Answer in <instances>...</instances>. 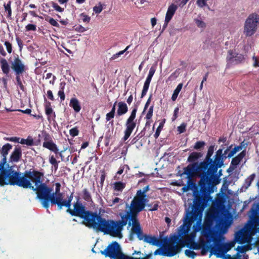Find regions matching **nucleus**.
<instances>
[{"instance_id": "53", "label": "nucleus", "mask_w": 259, "mask_h": 259, "mask_svg": "<svg viewBox=\"0 0 259 259\" xmlns=\"http://www.w3.org/2000/svg\"><path fill=\"white\" fill-rule=\"evenodd\" d=\"M154 106L152 105L149 108L148 111L146 115L145 118L147 120H150L153 116Z\"/></svg>"}, {"instance_id": "27", "label": "nucleus", "mask_w": 259, "mask_h": 259, "mask_svg": "<svg viewBox=\"0 0 259 259\" xmlns=\"http://www.w3.org/2000/svg\"><path fill=\"white\" fill-rule=\"evenodd\" d=\"M152 77L148 75L146 79L144 82L143 88L141 93V98H143L147 94L149 88L150 83L151 81Z\"/></svg>"}, {"instance_id": "18", "label": "nucleus", "mask_w": 259, "mask_h": 259, "mask_svg": "<svg viewBox=\"0 0 259 259\" xmlns=\"http://www.w3.org/2000/svg\"><path fill=\"white\" fill-rule=\"evenodd\" d=\"M6 177H9L10 178L11 183H14V179H15V177L13 175H11L10 170H3L2 172L0 173V185H8L6 181Z\"/></svg>"}, {"instance_id": "8", "label": "nucleus", "mask_w": 259, "mask_h": 259, "mask_svg": "<svg viewBox=\"0 0 259 259\" xmlns=\"http://www.w3.org/2000/svg\"><path fill=\"white\" fill-rule=\"evenodd\" d=\"M194 197L192 210L187 211L184 218V225L186 226L188 228H189L192 225V223L195 221L197 220L196 223L193 225V229L194 231L198 232L201 228V222L202 217V212L204 209L201 210L200 208L195 206V196H194Z\"/></svg>"}, {"instance_id": "46", "label": "nucleus", "mask_w": 259, "mask_h": 259, "mask_svg": "<svg viewBox=\"0 0 259 259\" xmlns=\"http://www.w3.org/2000/svg\"><path fill=\"white\" fill-rule=\"evenodd\" d=\"M159 240V246L162 245L163 247H166L169 244V240H168L167 237H165L163 239Z\"/></svg>"}, {"instance_id": "45", "label": "nucleus", "mask_w": 259, "mask_h": 259, "mask_svg": "<svg viewBox=\"0 0 259 259\" xmlns=\"http://www.w3.org/2000/svg\"><path fill=\"white\" fill-rule=\"evenodd\" d=\"M205 145V143L204 141H197L194 146V149L197 150H201L204 148Z\"/></svg>"}, {"instance_id": "4", "label": "nucleus", "mask_w": 259, "mask_h": 259, "mask_svg": "<svg viewBox=\"0 0 259 259\" xmlns=\"http://www.w3.org/2000/svg\"><path fill=\"white\" fill-rule=\"evenodd\" d=\"M125 224V222L123 220L114 221L111 219H106L101 215L95 230L103 232L104 234L118 236L120 235L123 227Z\"/></svg>"}, {"instance_id": "24", "label": "nucleus", "mask_w": 259, "mask_h": 259, "mask_svg": "<svg viewBox=\"0 0 259 259\" xmlns=\"http://www.w3.org/2000/svg\"><path fill=\"white\" fill-rule=\"evenodd\" d=\"M69 106L72 108L76 113H78L81 109L80 104L76 98H72L70 99Z\"/></svg>"}, {"instance_id": "6", "label": "nucleus", "mask_w": 259, "mask_h": 259, "mask_svg": "<svg viewBox=\"0 0 259 259\" xmlns=\"http://www.w3.org/2000/svg\"><path fill=\"white\" fill-rule=\"evenodd\" d=\"M105 257L110 259H149L152 255L151 253L147 254L144 257H134L124 254L119 244L116 241H113L104 250L100 251Z\"/></svg>"}, {"instance_id": "26", "label": "nucleus", "mask_w": 259, "mask_h": 259, "mask_svg": "<svg viewBox=\"0 0 259 259\" xmlns=\"http://www.w3.org/2000/svg\"><path fill=\"white\" fill-rule=\"evenodd\" d=\"M0 65L3 73L6 75H8L10 69L7 60L5 58H2L0 60Z\"/></svg>"}, {"instance_id": "49", "label": "nucleus", "mask_w": 259, "mask_h": 259, "mask_svg": "<svg viewBox=\"0 0 259 259\" xmlns=\"http://www.w3.org/2000/svg\"><path fill=\"white\" fill-rule=\"evenodd\" d=\"M194 21L197 27L199 28H204L206 27L205 23L201 19L198 18L195 19Z\"/></svg>"}, {"instance_id": "5", "label": "nucleus", "mask_w": 259, "mask_h": 259, "mask_svg": "<svg viewBox=\"0 0 259 259\" xmlns=\"http://www.w3.org/2000/svg\"><path fill=\"white\" fill-rule=\"evenodd\" d=\"M39 173L41 174V176H40V180L39 181V182L37 183H35L34 181H33L32 180H30V183H31V186L32 187L29 188V189L33 190L34 191H36V193L37 194V197L39 199L42 200L41 204L44 207H45L46 209H48L49 206H46L45 205V202H47V199L45 198H42L41 197L42 195L41 194H43V191L42 189L45 187H46L47 188L51 189V191L48 195V197H51L52 195H53L55 197H59L61 196V197L62 196V193L60 192V189H61V184L59 183H56L55 184V185L56 186L55 188V192H52L53 189L51 187H49L47 186V184L45 183H42V178L44 177V173L40 171H39Z\"/></svg>"}, {"instance_id": "62", "label": "nucleus", "mask_w": 259, "mask_h": 259, "mask_svg": "<svg viewBox=\"0 0 259 259\" xmlns=\"http://www.w3.org/2000/svg\"><path fill=\"white\" fill-rule=\"evenodd\" d=\"M52 6L53 8L59 12H62L64 11V9L60 7L57 3L52 2Z\"/></svg>"}, {"instance_id": "60", "label": "nucleus", "mask_w": 259, "mask_h": 259, "mask_svg": "<svg viewBox=\"0 0 259 259\" xmlns=\"http://www.w3.org/2000/svg\"><path fill=\"white\" fill-rule=\"evenodd\" d=\"M4 45L5 46L7 51L8 53L11 54L12 52V44L8 41H6L4 42Z\"/></svg>"}, {"instance_id": "56", "label": "nucleus", "mask_w": 259, "mask_h": 259, "mask_svg": "<svg viewBox=\"0 0 259 259\" xmlns=\"http://www.w3.org/2000/svg\"><path fill=\"white\" fill-rule=\"evenodd\" d=\"M246 150H244L238 154L235 157L238 159L239 162L243 159V158L246 156Z\"/></svg>"}, {"instance_id": "41", "label": "nucleus", "mask_w": 259, "mask_h": 259, "mask_svg": "<svg viewBox=\"0 0 259 259\" xmlns=\"http://www.w3.org/2000/svg\"><path fill=\"white\" fill-rule=\"evenodd\" d=\"M147 206L148 207H150L148 209L149 211H155L158 209L159 207V202L158 201H154L152 204H148Z\"/></svg>"}, {"instance_id": "16", "label": "nucleus", "mask_w": 259, "mask_h": 259, "mask_svg": "<svg viewBox=\"0 0 259 259\" xmlns=\"http://www.w3.org/2000/svg\"><path fill=\"white\" fill-rule=\"evenodd\" d=\"M181 248L178 245L169 244L166 247H163V250L164 251V256H173L178 253Z\"/></svg>"}, {"instance_id": "44", "label": "nucleus", "mask_w": 259, "mask_h": 259, "mask_svg": "<svg viewBox=\"0 0 259 259\" xmlns=\"http://www.w3.org/2000/svg\"><path fill=\"white\" fill-rule=\"evenodd\" d=\"M180 239L178 235H174L169 238V243L171 244L178 245V243L180 241Z\"/></svg>"}, {"instance_id": "7", "label": "nucleus", "mask_w": 259, "mask_h": 259, "mask_svg": "<svg viewBox=\"0 0 259 259\" xmlns=\"http://www.w3.org/2000/svg\"><path fill=\"white\" fill-rule=\"evenodd\" d=\"M214 148L213 145L210 146L203 161L199 163L189 164L187 166L184 168L183 172H181V171L178 172L179 175L181 177H183L184 175H191L193 172L202 168L205 169L207 166L212 163L213 159L211 158V156L214 152Z\"/></svg>"}, {"instance_id": "51", "label": "nucleus", "mask_w": 259, "mask_h": 259, "mask_svg": "<svg viewBox=\"0 0 259 259\" xmlns=\"http://www.w3.org/2000/svg\"><path fill=\"white\" fill-rule=\"evenodd\" d=\"M49 162L51 164H52L55 167L56 169L58 168V162H57L54 155H52L50 157Z\"/></svg>"}, {"instance_id": "34", "label": "nucleus", "mask_w": 259, "mask_h": 259, "mask_svg": "<svg viewBox=\"0 0 259 259\" xmlns=\"http://www.w3.org/2000/svg\"><path fill=\"white\" fill-rule=\"evenodd\" d=\"M237 53L234 52L233 50H229L228 52V55L227 57V61L229 63H233L234 62V59L235 58V56Z\"/></svg>"}, {"instance_id": "29", "label": "nucleus", "mask_w": 259, "mask_h": 259, "mask_svg": "<svg viewBox=\"0 0 259 259\" xmlns=\"http://www.w3.org/2000/svg\"><path fill=\"white\" fill-rule=\"evenodd\" d=\"M255 177V174H252L251 175H250L245 180L243 187L245 188V189H247L251 185Z\"/></svg>"}, {"instance_id": "22", "label": "nucleus", "mask_w": 259, "mask_h": 259, "mask_svg": "<svg viewBox=\"0 0 259 259\" xmlns=\"http://www.w3.org/2000/svg\"><path fill=\"white\" fill-rule=\"evenodd\" d=\"M178 6L174 4H171L168 8L167 11L166 13L165 19L167 21H170L175 14L177 10L178 9Z\"/></svg>"}, {"instance_id": "12", "label": "nucleus", "mask_w": 259, "mask_h": 259, "mask_svg": "<svg viewBox=\"0 0 259 259\" xmlns=\"http://www.w3.org/2000/svg\"><path fill=\"white\" fill-rule=\"evenodd\" d=\"M137 110L138 105H136L133 108L130 116L125 122V129L124 131V136L122 138L124 141L128 139L136 126V122L135 119Z\"/></svg>"}, {"instance_id": "1", "label": "nucleus", "mask_w": 259, "mask_h": 259, "mask_svg": "<svg viewBox=\"0 0 259 259\" xmlns=\"http://www.w3.org/2000/svg\"><path fill=\"white\" fill-rule=\"evenodd\" d=\"M223 165L224 163L218 165L211 163L205 169L202 168L191 175H188L189 183L195 177L200 179L198 182L199 191H195L193 193L194 196H195V206L197 208L203 210L212 201V197L210 194L213 193L214 186L220 183V177L223 175L222 169L218 171V169Z\"/></svg>"}, {"instance_id": "10", "label": "nucleus", "mask_w": 259, "mask_h": 259, "mask_svg": "<svg viewBox=\"0 0 259 259\" xmlns=\"http://www.w3.org/2000/svg\"><path fill=\"white\" fill-rule=\"evenodd\" d=\"M148 201L147 198H144L136 194L131 201L130 210L124 215L127 217H138L139 213L144 209Z\"/></svg>"}, {"instance_id": "35", "label": "nucleus", "mask_w": 259, "mask_h": 259, "mask_svg": "<svg viewBox=\"0 0 259 259\" xmlns=\"http://www.w3.org/2000/svg\"><path fill=\"white\" fill-rule=\"evenodd\" d=\"M20 143L21 144H25L27 146H33L34 145L33 139L32 138V137H31L30 136H28L26 139H23V138L21 139Z\"/></svg>"}, {"instance_id": "61", "label": "nucleus", "mask_w": 259, "mask_h": 259, "mask_svg": "<svg viewBox=\"0 0 259 259\" xmlns=\"http://www.w3.org/2000/svg\"><path fill=\"white\" fill-rule=\"evenodd\" d=\"M25 29L26 31H36V26L34 24H28L25 27Z\"/></svg>"}, {"instance_id": "19", "label": "nucleus", "mask_w": 259, "mask_h": 259, "mask_svg": "<svg viewBox=\"0 0 259 259\" xmlns=\"http://www.w3.org/2000/svg\"><path fill=\"white\" fill-rule=\"evenodd\" d=\"M223 150V149H219L217 150L214 155L212 163H216L217 165L224 163L225 159L228 158L227 155L224 156Z\"/></svg>"}, {"instance_id": "30", "label": "nucleus", "mask_w": 259, "mask_h": 259, "mask_svg": "<svg viewBox=\"0 0 259 259\" xmlns=\"http://www.w3.org/2000/svg\"><path fill=\"white\" fill-rule=\"evenodd\" d=\"M183 84L182 83H179L176 89L174 90V93L171 96V100L172 101H175L178 98V95L181 91Z\"/></svg>"}, {"instance_id": "37", "label": "nucleus", "mask_w": 259, "mask_h": 259, "mask_svg": "<svg viewBox=\"0 0 259 259\" xmlns=\"http://www.w3.org/2000/svg\"><path fill=\"white\" fill-rule=\"evenodd\" d=\"M252 216L251 217V219L253 224H254L256 226H259V219L255 217V215L257 213V210L256 209L252 208L250 210Z\"/></svg>"}, {"instance_id": "11", "label": "nucleus", "mask_w": 259, "mask_h": 259, "mask_svg": "<svg viewBox=\"0 0 259 259\" xmlns=\"http://www.w3.org/2000/svg\"><path fill=\"white\" fill-rule=\"evenodd\" d=\"M11 68L16 75V79L18 85L22 91H24L25 88L22 82L20 75L25 72V66L18 55L14 57V61L11 63Z\"/></svg>"}, {"instance_id": "20", "label": "nucleus", "mask_w": 259, "mask_h": 259, "mask_svg": "<svg viewBox=\"0 0 259 259\" xmlns=\"http://www.w3.org/2000/svg\"><path fill=\"white\" fill-rule=\"evenodd\" d=\"M22 157V150L20 146L16 147L12 153L10 160L12 162H18Z\"/></svg>"}, {"instance_id": "38", "label": "nucleus", "mask_w": 259, "mask_h": 259, "mask_svg": "<svg viewBox=\"0 0 259 259\" xmlns=\"http://www.w3.org/2000/svg\"><path fill=\"white\" fill-rule=\"evenodd\" d=\"M164 123H165V119H163L162 121H161L160 122L159 126L157 128L156 131L154 135V137L156 139H157L158 138V137L159 136L160 132L163 127Z\"/></svg>"}, {"instance_id": "58", "label": "nucleus", "mask_w": 259, "mask_h": 259, "mask_svg": "<svg viewBox=\"0 0 259 259\" xmlns=\"http://www.w3.org/2000/svg\"><path fill=\"white\" fill-rule=\"evenodd\" d=\"M185 254L188 256L194 258L196 256V253L193 250L190 249H186L185 251Z\"/></svg>"}, {"instance_id": "64", "label": "nucleus", "mask_w": 259, "mask_h": 259, "mask_svg": "<svg viewBox=\"0 0 259 259\" xmlns=\"http://www.w3.org/2000/svg\"><path fill=\"white\" fill-rule=\"evenodd\" d=\"M236 250L239 253H244L246 251V246H238L236 248Z\"/></svg>"}, {"instance_id": "59", "label": "nucleus", "mask_w": 259, "mask_h": 259, "mask_svg": "<svg viewBox=\"0 0 259 259\" xmlns=\"http://www.w3.org/2000/svg\"><path fill=\"white\" fill-rule=\"evenodd\" d=\"M102 10H103V7H102L101 3H99V5L98 6H96L93 8V11L96 14L100 13Z\"/></svg>"}, {"instance_id": "15", "label": "nucleus", "mask_w": 259, "mask_h": 259, "mask_svg": "<svg viewBox=\"0 0 259 259\" xmlns=\"http://www.w3.org/2000/svg\"><path fill=\"white\" fill-rule=\"evenodd\" d=\"M120 216L121 218V220H123L126 223L124 226H126L127 224H128V227L132 226L131 229V232L132 233L136 234L139 232H140V231L142 230L138 217L130 216L129 217H127L126 215Z\"/></svg>"}, {"instance_id": "28", "label": "nucleus", "mask_w": 259, "mask_h": 259, "mask_svg": "<svg viewBox=\"0 0 259 259\" xmlns=\"http://www.w3.org/2000/svg\"><path fill=\"white\" fill-rule=\"evenodd\" d=\"M82 198L88 202H93L91 194L88 189L84 188L82 190Z\"/></svg>"}, {"instance_id": "42", "label": "nucleus", "mask_w": 259, "mask_h": 259, "mask_svg": "<svg viewBox=\"0 0 259 259\" xmlns=\"http://www.w3.org/2000/svg\"><path fill=\"white\" fill-rule=\"evenodd\" d=\"M241 150V146H235L228 153L227 156L228 158H231L234 156L238 151Z\"/></svg>"}, {"instance_id": "31", "label": "nucleus", "mask_w": 259, "mask_h": 259, "mask_svg": "<svg viewBox=\"0 0 259 259\" xmlns=\"http://www.w3.org/2000/svg\"><path fill=\"white\" fill-rule=\"evenodd\" d=\"M45 113L48 116V120L50 121L51 119L54 120L56 117L55 112L53 111L52 108H48L45 109Z\"/></svg>"}, {"instance_id": "43", "label": "nucleus", "mask_w": 259, "mask_h": 259, "mask_svg": "<svg viewBox=\"0 0 259 259\" xmlns=\"http://www.w3.org/2000/svg\"><path fill=\"white\" fill-rule=\"evenodd\" d=\"M201 241L200 242H196L194 241H192L190 243L189 248L190 249H195V250L200 249L201 248V247H202V246H201Z\"/></svg>"}, {"instance_id": "52", "label": "nucleus", "mask_w": 259, "mask_h": 259, "mask_svg": "<svg viewBox=\"0 0 259 259\" xmlns=\"http://www.w3.org/2000/svg\"><path fill=\"white\" fill-rule=\"evenodd\" d=\"M11 4V2L9 1L7 4L4 5L5 11L8 12V17H10L12 15Z\"/></svg>"}, {"instance_id": "21", "label": "nucleus", "mask_w": 259, "mask_h": 259, "mask_svg": "<svg viewBox=\"0 0 259 259\" xmlns=\"http://www.w3.org/2000/svg\"><path fill=\"white\" fill-rule=\"evenodd\" d=\"M202 156L203 154L202 152H193L189 155L187 158V162L191 163L190 164L198 163L197 161Z\"/></svg>"}, {"instance_id": "33", "label": "nucleus", "mask_w": 259, "mask_h": 259, "mask_svg": "<svg viewBox=\"0 0 259 259\" xmlns=\"http://www.w3.org/2000/svg\"><path fill=\"white\" fill-rule=\"evenodd\" d=\"M201 253L202 255L205 254L209 250H210L211 248L212 247L211 245H209L207 244L204 241H201Z\"/></svg>"}, {"instance_id": "55", "label": "nucleus", "mask_w": 259, "mask_h": 259, "mask_svg": "<svg viewBox=\"0 0 259 259\" xmlns=\"http://www.w3.org/2000/svg\"><path fill=\"white\" fill-rule=\"evenodd\" d=\"M69 134L72 137L77 136L79 134V131L77 127L72 128L69 131Z\"/></svg>"}, {"instance_id": "14", "label": "nucleus", "mask_w": 259, "mask_h": 259, "mask_svg": "<svg viewBox=\"0 0 259 259\" xmlns=\"http://www.w3.org/2000/svg\"><path fill=\"white\" fill-rule=\"evenodd\" d=\"M38 138H41L44 140L42 144L44 148L49 150L56 154L59 153L61 155V153L59 152L57 145L54 142L52 136L48 133L46 131L41 132V134L38 135Z\"/></svg>"}, {"instance_id": "54", "label": "nucleus", "mask_w": 259, "mask_h": 259, "mask_svg": "<svg viewBox=\"0 0 259 259\" xmlns=\"http://www.w3.org/2000/svg\"><path fill=\"white\" fill-rule=\"evenodd\" d=\"M244 60V56L242 54H239L237 53L236 55L235 56L234 62H235L236 63H239L242 62Z\"/></svg>"}, {"instance_id": "36", "label": "nucleus", "mask_w": 259, "mask_h": 259, "mask_svg": "<svg viewBox=\"0 0 259 259\" xmlns=\"http://www.w3.org/2000/svg\"><path fill=\"white\" fill-rule=\"evenodd\" d=\"M125 187V184L121 182H116L114 183V190L122 191Z\"/></svg>"}, {"instance_id": "23", "label": "nucleus", "mask_w": 259, "mask_h": 259, "mask_svg": "<svg viewBox=\"0 0 259 259\" xmlns=\"http://www.w3.org/2000/svg\"><path fill=\"white\" fill-rule=\"evenodd\" d=\"M118 108L117 110V115L122 116L128 111V107L127 104L124 102H119L117 104Z\"/></svg>"}, {"instance_id": "57", "label": "nucleus", "mask_w": 259, "mask_h": 259, "mask_svg": "<svg viewBox=\"0 0 259 259\" xmlns=\"http://www.w3.org/2000/svg\"><path fill=\"white\" fill-rule=\"evenodd\" d=\"M187 123L183 122L178 127V131L180 134L184 133L186 132Z\"/></svg>"}, {"instance_id": "39", "label": "nucleus", "mask_w": 259, "mask_h": 259, "mask_svg": "<svg viewBox=\"0 0 259 259\" xmlns=\"http://www.w3.org/2000/svg\"><path fill=\"white\" fill-rule=\"evenodd\" d=\"M149 190V185H147L143 188V190H139L137 191L136 194L144 197L146 198V192Z\"/></svg>"}, {"instance_id": "17", "label": "nucleus", "mask_w": 259, "mask_h": 259, "mask_svg": "<svg viewBox=\"0 0 259 259\" xmlns=\"http://www.w3.org/2000/svg\"><path fill=\"white\" fill-rule=\"evenodd\" d=\"M224 249L223 243H218L211 248L210 252L211 254H214L217 257H220L226 254L224 253Z\"/></svg>"}, {"instance_id": "48", "label": "nucleus", "mask_w": 259, "mask_h": 259, "mask_svg": "<svg viewBox=\"0 0 259 259\" xmlns=\"http://www.w3.org/2000/svg\"><path fill=\"white\" fill-rule=\"evenodd\" d=\"M46 20L49 22L50 24H51L53 26H55L57 27H59V24L53 18H51L49 16H48L47 18H46Z\"/></svg>"}, {"instance_id": "9", "label": "nucleus", "mask_w": 259, "mask_h": 259, "mask_svg": "<svg viewBox=\"0 0 259 259\" xmlns=\"http://www.w3.org/2000/svg\"><path fill=\"white\" fill-rule=\"evenodd\" d=\"M101 215L97 211H93L87 209L84 205L75 217L82 219V224L89 228L95 230Z\"/></svg>"}, {"instance_id": "32", "label": "nucleus", "mask_w": 259, "mask_h": 259, "mask_svg": "<svg viewBox=\"0 0 259 259\" xmlns=\"http://www.w3.org/2000/svg\"><path fill=\"white\" fill-rule=\"evenodd\" d=\"M12 148V146L9 144L7 143L4 145L0 150L1 154L2 155L7 156L9 151Z\"/></svg>"}, {"instance_id": "13", "label": "nucleus", "mask_w": 259, "mask_h": 259, "mask_svg": "<svg viewBox=\"0 0 259 259\" xmlns=\"http://www.w3.org/2000/svg\"><path fill=\"white\" fill-rule=\"evenodd\" d=\"M258 20L257 15L250 14L246 19L244 27V33L246 36H250L256 31Z\"/></svg>"}, {"instance_id": "47", "label": "nucleus", "mask_w": 259, "mask_h": 259, "mask_svg": "<svg viewBox=\"0 0 259 259\" xmlns=\"http://www.w3.org/2000/svg\"><path fill=\"white\" fill-rule=\"evenodd\" d=\"M224 247V253H226L229 251L234 246V244L233 242L223 243Z\"/></svg>"}, {"instance_id": "63", "label": "nucleus", "mask_w": 259, "mask_h": 259, "mask_svg": "<svg viewBox=\"0 0 259 259\" xmlns=\"http://www.w3.org/2000/svg\"><path fill=\"white\" fill-rule=\"evenodd\" d=\"M80 17L81 18L82 21L84 22L89 23L91 20L90 17L84 13H81L80 15Z\"/></svg>"}, {"instance_id": "25", "label": "nucleus", "mask_w": 259, "mask_h": 259, "mask_svg": "<svg viewBox=\"0 0 259 259\" xmlns=\"http://www.w3.org/2000/svg\"><path fill=\"white\" fill-rule=\"evenodd\" d=\"M144 241L153 245L159 246V240L154 236L146 234V236H145Z\"/></svg>"}, {"instance_id": "50", "label": "nucleus", "mask_w": 259, "mask_h": 259, "mask_svg": "<svg viewBox=\"0 0 259 259\" xmlns=\"http://www.w3.org/2000/svg\"><path fill=\"white\" fill-rule=\"evenodd\" d=\"M144 135L145 132L143 131H141L140 133H139L137 136H136L132 140L131 144H135L140 138H141Z\"/></svg>"}, {"instance_id": "40", "label": "nucleus", "mask_w": 259, "mask_h": 259, "mask_svg": "<svg viewBox=\"0 0 259 259\" xmlns=\"http://www.w3.org/2000/svg\"><path fill=\"white\" fill-rule=\"evenodd\" d=\"M239 163L240 162L235 157L233 158L231 162L230 167L229 168L228 171H229V169H231V170L235 169L237 167V165L239 164Z\"/></svg>"}, {"instance_id": "2", "label": "nucleus", "mask_w": 259, "mask_h": 259, "mask_svg": "<svg viewBox=\"0 0 259 259\" xmlns=\"http://www.w3.org/2000/svg\"><path fill=\"white\" fill-rule=\"evenodd\" d=\"M3 158L0 161V173L2 172L3 170H10L11 175L15 176L14 179V183H11V179L9 177H6V181L8 185H16L23 188H27L32 187L31 183H30V180L34 181L35 183L39 182L40 180V176L41 174L39 171L34 169H30L29 170H25L23 174L21 172L15 170L13 169V166H10L8 164L7 168H4V166L7 162V156L2 155Z\"/></svg>"}, {"instance_id": "3", "label": "nucleus", "mask_w": 259, "mask_h": 259, "mask_svg": "<svg viewBox=\"0 0 259 259\" xmlns=\"http://www.w3.org/2000/svg\"><path fill=\"white\" fill-rule=\"evenodd\" d=\"M43 194L41 195L42 198L47 199V202H45V205L49 206V202L52 205H57L58 210H60L63 207H65L67 209L66 212L72 216H75L81 208L84 205L81 201H80L79 197H76V201L73 204V208H71V202L73 198V192H71L70 195L67 197V199H63L62 196L55 197L53 195L48 197V195L51 191V189L47 188L46 187L43 188Z\"/></svg>"}]
</instances>
